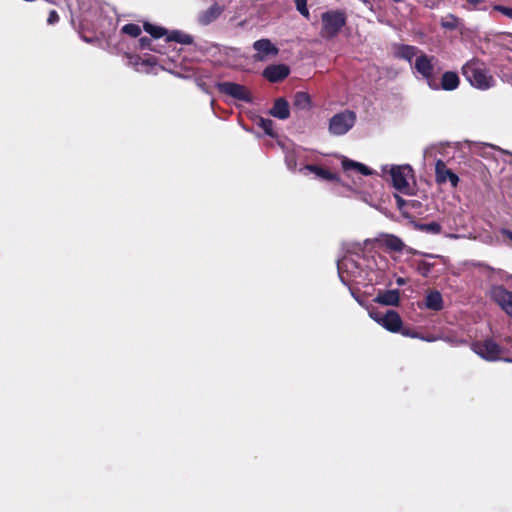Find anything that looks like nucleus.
Instances as JSON below:
<instances>
[{
    "label": "nucleus",
    "mask_w": 512,
    "mask_h": 512,
    "mask_svg": "<svg viewBox=\"0 0 512 512\" xmlns=\"http://www.w3.org/2000/svg\"><path fill=\"white\" fill-rule=\"evenodd\" d=\"M363 246L360 243H351L346 247V254L337 260V270L341 282L348 285L349 280L373 282V270L369 267V260L361 255Z\"/></svg>",
    "instance_id": "f257e3e1"
},
{
    "label": "nucleus",
    "mask_w": 512,
    "mask_h": 512,
    "mask_svg": "<svg viewBox=\"0 0 512 512\" xmlns=\"http://www.w3.org/2000/svg\"><path fill=\"white\" fill-rule=\"evenodd\" d=\"M462 74L473 87L480 90H487L495 84L493 76L484 68L483 63L477 59L465 63L462 67Z\"/></svg>",
    "instance_id": "f03ea898"
},
{
    "label": "nucleus",
    "mask_w": 512,
    "mask_h": 512,
    "mask_svg": "<svg viewBox=\"0 0 512 512\" xmlns=\"http://www.w3.org/2000/svg\"><path fill=\"white\" fill-rule=\"evenodd\" d=\"M382 173L389 174L392 186L403 194L410 193L409 179L413 177V169L410 165H384Z\"/></svg>",
    "instance_id": "7ed1b4c3"
},
{
    "label": "nucleus",
    "mask_w": 512,
    "mask_h": 512,
    "mask_svg": "<svg viewBox=\"0 0 512 512\" xmlns=\"http://www.w3.org/2000/svg\"><path fill=\"white\" fill-rule=\"evenodd\" d=\"M347 17L344 11L329 10L321 15V34L325 38H334L346 25Z\"/></svg>",
    "instance_id": "20e7f679"
},
{
    "label": "nucleus",
    "mask_w": 512,
    "mask_h": 512,
    "mask_svg": "<svg viewBox=\"0 0 512 512\" xmlns=\"http://www.w3.org/2000/svg\"><path fill=\"white\" fill-rule=\"evenodd\" d=\"M368 314L377 324L391 333H399L403 326L402 319L395 310L379 311L368 307Z\"/></svg>",
    "instance_id": "39448f33"
},
{
    "label": "nucleus",
    "mask_w": 512,
    "mask_h": 512,
    "mask_svg": "<svg viewBox=\"0 0 512 512\" xmlns=\"http://www.w3.org/2000/svg\"><path fill=\"white\" fill-rule=\"evenodd\" d=\"M356 120L357 116L354 111H341L330 118L328 131L332 136H343L354 127Z\"/></svg>",
    "instance_id": "423d86ee"
},
{
    "label": "nucleus",
    "mask_w": 512,
    "mask_h": 512,
    "mask_svg": "<svg viewBox=\"0 0 512 512\" xmlns=\"http://www.w3.org/2000/svg\"><path fill=\"white\" fill-rule=\"evenodd\" d=\"M215 87L221 94L227 95L235 100H239L245 103H251L253 101L251 92L242 84L228 81L217 82Z\"/></svg>",
    "instance_id": "0eeeda50"
},
{
    "label": "nucleus",
    "mask_w": 512,
    "mask_h": 512,
    "mask_svg": "<svg viewBox=\"0 0 512 512\" xmlns=\"http://www.w3.org/2000/svg\"><path fill=\"white\" fill-rule=\"evenodd\" d=\"M434 62L435 58L433 56L421 54L416 57L414 68L427 81L428 86L432 90H438L439 85L433 78Z\"/></svg>",
    "instance_id": "6e6552de"
},
{
    "label": "nucleus",
    "mask_w": 512,
    "mask_h": 512,
    "mask_svg": "<svg viewBox=\"0 0 512 512\" xmlns=\"http://www.w3.org/2000/svg\"><path fill=\"white\" fill-rule=\"evenodd\" d=\"M472 351L487 361H497L500 359L501 348L492 339L476 341L471 344Z\"/></svg>",
    "instance_id": "1a4fd4ad"
},
{
    "label": "nucleus",
    "mask_w": 512,
    "mask_h": 512,
    "mask_svg": "<svg viewBox=\"0 0 512 512\" xmlns=\"http://www.w3.org/2000/svg\"><path fill=\"white\" fill-rule=\"evenodd\" d=\"M488 295L508 316L512 317V291H508L503 285H493Z\"/></svg>",
    "instance_id": "9d476101"
},
{
    "label": "nucleus",
    "mask_w": 512,
    "mask_h": 512,
    "mask_svg": "<svg viewBox=\"0 0 512 512\" xmlns=\"http://www.w3.org/2000/svg\"><path fill=\"white\" fill-rule=\"evenodd\" d=\"M253 49L256 53L253 55V59L256 62H263L272 57H275L279 53V49L274 45L270 39L263 38L253 43Z\"/></svg>",
    "instance_id": "9b49d317"
},
{
    "label": "nucleus",
    "mask_w": 512,
    "mask_h": 512,
    "mask_svg": "<svg viewBox=\"0 0 512 512\" xmlns=\"http://www.w3.org/2000/svg\"><path fill=\"white\" fill-rule=\"evenodd\" d=\"M436 181L438 183L450 182L452 187H456L459 182V177L451 170L448 169L442 160H437L435 165Z\"/></svg>",
    "instance_id": "f8f14e48"
},
{
    "label": "nucleus",
    "mask_w": 512,
    "mask_h": 512,
    "mask_svg": "<svg viewBox=\"0 0 512 512\" xmlns=\"http://www.w3.org/2000/svg\"><path fill=\"white\" fill-rule=\"evenodd\" d=\"M290 69L285 64L269 65L263 70V76L270 82L276 83L285 79Z\"/></svg>",
    "instance_id": "ddd939ff"
},
{
    "label": "nucleus",
    "mask_w": 512,
    "mask_h": 512,
    "mask_svg": "<svg viewBox=\"0 0 512 512\" xmlns=\"http://www.w3.org/2000/svg\"><path fill=\"white\" fill-rule=\"evenodd\" d=\"M375 303L385 306H398L400 302V293L397 289L379 291L373 299Z\"/></svg>",
    "instance_id": "4468645a"
},
{
    "label": "nucleus",
    "mask_w": 512,
    "mask_h": 512,
    "mask_svg": "<svg viewBox=\"0 0 512 512\" xmlns=\"http://www.w3.org/2000/svg\"><path fill=\"white\" fill-rule=\"evenodd\" d=\"M269 113L280 120H286L290 116L289 103L284 98H277Z\"/></svg>",
    "instance_id": "2eb2a0df"
},
{
    "label": "nucleus",
    "mask_w": 512,
    "mask_h": 512,
    "mask_svg": "<svg viewBox=\"0 0 512 512\" xmlns=\"http://www.w3.org/2000/svg\"><path fill=\"white\" fill-rule=\"evenodd\" d=\"M301 170L311 172L315 175L316 178L324 181L339 182L337 174L325 170L317 165L307 164Z\"/></svg>",
    "instance_id": "dca6fc26"
},
{
    "label": "nucleus",
    "mask_w": 512,
    "mask_h": 512,
    "mask_svg": "<svg viewBox=\"0 0 512 512\" xmlns=\"http://www.w3.org/2000/svg\"><path fill=\"white\" fill-rule=\"evenodd\" d=\"M460 83L459 76L456 72L446 71L441 77V84L439 89L445 91H453L458 88Z\"/></svg>",
    "instance_id": "f3484780"
},
{
    "label": "nucleus",
    "mask_w": 512,
    "mask_h": 512,
    "mask_svg": "<svg viewBox=\"0 0 512 512\" xmlns=\"http://www.w3.org/2000/svg\"><path fill=\"white\" fill-rule=\"evenodd\" d=\"M418 48L411 45H397L395 47L394 56L399 59H403L412 62L413 58L417 55Z\"/></svg>",
    "instance_id": "a211bd4d"
},
{
    "label": "nucleus",
    "mask_w": 512,
    "mask_h": 512,
    "mask_svg": "<svg viewBox=\"0 0 512 512\" xmlns=\"http://www.w3.org/2000/svg\"><path fill=\"white\" fill-rule=\"evenodd\" d=\"M425 307L429 310L440 311L443 308V299L439 291L434 290L427 293Z\"/></svg>",
    "instance_id": "6ab92c4d"
},
{
    "label": "nucleus",
    "mask_w": 512,
    "mask_h": 512,
    "mask_svg": "<svg viewBox=\"0 0 512 512\" xmlns=\"http://www.w3.org/2000/svg\"><path fill=\"white\" fill-rule=\"evenodd\" d=\"M342 167H343L345 172H348V171H351V170H355V171H357L360 174L365 175V176L373 174V171L369 167H367L366 165H364V164H362L360 162H356V161L350 160L348 158H344L342 160Z\"/></svg>",
    "instance_id": "aec40b11"
},
{
    "label": "nucleus",
    "mask_w": 512,
    "mask_h": 512,
    "mask_svg": "<svg viewBox=\"0 0 512 512\" xmlns=\"http://www.w3.org/2000/svg\"><path fill=\"white\" fill-rule=\"evenodd\" d=\"M293 107L300 111H308L311 108V98L308 93L298 91L293 96Z\"/></svg>",
    "instance_id": "412c9836"
},
{
    "label": "nucleus",
    "mask_w": 512,
    "mask_h": 512,
    "mask_svg": "<svg viewBox=\"0 0 512 512\" xmlns=\"http://www.w3.org/2000/svg\"><path fill=\"white\" fill-rule=\"evenodd\" d=\"M383 245L390 251L402 252L405 248L404 242L393 234H386L382 238Z\"/></svg>",
    "instance_id": "4be33fe9"
},
{
    "label": "nucleus",
    "mask_w": 512,
    "mask_h": 512,
    "mask_svg": "<svg viewBox=\"0 0 512 512\" xmlns=\"http://www.w3.org/2000/svg\"><path fill=\"white\" fill-rule=\"evenodd\" d=\"M221 12H222V10H221L220 6L217 4H214V5L210 6L207 10L202 12L199 15L198 20L202 25H208L211 22H213L214 20H216L220 16Z\"/></svg>",
    "instance_id": "5701e85b"
},
{
    "label": "nucleus",
    "mask_w": 512,
    "mask_h": 512,
    "mask_svg": "<svg viewBox=\"0 0 512 512\" xmlns=\"http://www.w3.org/2000/svg\"><path fill=\"white\" fill-rule=\"evenodd\" d=\"M79 10L81 11L82 20L86 22H92L93 15L96 12L97 9V3L96 2H90L89 4L86 2V0H77Z\"/></svg>",
    "instance_id": "b1692460"
},
{
    "label": "nucleus",
    "mask_w": 512,
    "mask_h": 512,
    "mask_svg": "<svg viewBox=\"0 0 512 512\" xmlns=\"http://www.w3.org/2000/svg\"><path fill=\"white\" fill-rule=\"evenodd\" d=\"M165 41L166 43L177 42L180 44L190 45L193 43V37L179 30H173L170 33L167 32Z\"/></svg>",
    "instance_id": "393cba45"
},
{
    "label": "nucleus",
    "mask_w": 512,
    "mask_h": 512,
    "mask_svg": "<svg viewBox=\"0 0 512 512\" xmlns=\"http://www.w3.org/2000/svg\"><path fill=\"white\" fill-rule=\"evenodd\" d=\"M130 63L136 68L137 71H143L142 67L144 66H153L157 63V60L154 56L148 55L145 58H141L137 55L129 56Z\"/></svg>",
    "instance_id": "a878e982"
},
{
    "label": "nucleus",
    "mask_w": 512,
    "mask_h": 512,
    "mask_svg": "<svg viewBox=\"0 0 512 512\" xmlns=\"http://www.w3.org/2000/svg\"><path fill=\"white\" fill-rule=\"evenodd\" d=\"M137 48L139 50H149V51H154V52H157L160 54L165 53V51L162 50V47H160V45L157 44L154 39H152L150 37H146V36L141 37L138 40Z\"/></svg>",
    "instance_id": "bb28decb"
},
{
    "label": "nucleus",
    "mask_w": 512,
    "mask_h": 512,
    "mask_svg": "<svg viewBox=\"0 0 512 512\" xmlns=\"http://www.w3.org/2000/svg\"><path fill=\"white\" fill-rule=\"evenodd\" d=\"M144 30L150 34V36L156 41L163 36H167V30L161 26L153 25L149 22H145L143 26Z\"/></svg>",
    "instance_id": "cd10ccee"
},
{
    "label": "nucleus",
    "mask_w": 512,
    "mask_h": 512,
    "mask_svg": "<svg viewBox=\"0 0 512 512\" xmlns=\"http://www.w3.org/2000/svg\"><path fill=\"white\" fill-rule=\"evenodd\" d=\"M416 229L427 234L437 235L441 233L442 227L438 222L432 221L429 223H418L415 225Z\"/></svg>",
    "instance_id": "c85d7f7f"
},
{
    "label": "nucleus",
    "mask_w": 512,
    "mask_h": 512,
    "mask_svg": "<svg viewBox=\"0 0 512 512\" xmlns=\"http://www.w3.org/2000/svg\"><path fill=\"white\" fill-rule=\"evenodd\" d=\"M258 126L262 128L265 134L274 137L276 134L274 132V122L269 118H259Z\"/></svg>",
    "instance_id": "c756f323"
},
{
    "label": "nucleus",
    "mask_w": 512,
    "mask_h": 512,
    "mask_svg": "<svg viewBox=\"0 0 512 512\" xmlns=\"http://www.w3.org/2000/svg\"><path fill=\"white\" fill-rule=\"evenodd\" d=\"M121 32L126 34V35H129L131 37L136 38V37H138L141 34V28L137 24L128 23V24H125L121 28Z\"/></svg>",
    "instance_id": "7c9ffc66"
},
{
    "label": "nucleus",
    "mask_w": 512,
    "mask_h": 512,
    "mask_svg": "<svg viewBox=\"0 0 512 512\" xmlns=\"http://www.w3.org/2000/svg\"><path fill=\"white\" fill-rule=\"evenodd\" d=\"M433 267V264L426 262V261H420L417 264V271L424 277L428 276L431 272V269Z\"/></svg>",
    "instance_id": "2f4dec72"
},
{
    "label": "nucleus",
    "mask_w": 512,
    "mask_h": 512,
    "mask_svg": "<svg viewBox=\"0 0 512 512\" xmlns=\"http://www.w3.org/2000/svg\"><path fill=\"white\" fill-rule=\"evenodd\" d=\"M297 11L304 17H309V10L307 8V0H294Z\"/></svg>",
    "instance_id": "473e14b6"
},
{
    "label": "nucleus",
    "mask_w": 512,
    "mask_h": 512,
    "mask_svg": "<svg viewBox=\"0 0 512 512\" xmlns=\"http://www.w3.org/2000/svg\"><path fill=\"white\" fill-rule=\"evenodd\" d=\"M467 5L470 9H485V6H481L482 3L485 2V0H466Z\"/></svg>",
    "instance_id": "72a5a7b5"
},
{
    "label": "nucleus",
    "mask_w": 512,
    "mask_h": 512,
    "mask_svg": "<svg viewBox=\"0 0 512 512\" xmlns=\"http://www.w3.org/2000/svg\"><path fill=\"white\" fill-rule=\"evenodd\" d=\"M285 162L289 170L295 171L296 169V161L293 154L288 153L285 157Z\"/></svg>",
    "instance_id": "f704fd0d"
},
{
    "label": "nucleus",
    "mask_w": 512,
    "mask_h": 512,
    "mask_svg": "<svg viewBox=\"0 0 512 512\" xmlns=\"http://www.w3.org/2000/svg\"><path fill=\"white\" fill-rule=\"evenodd\" d=\"M494 9L496 11L501 12L503 15L507 16L508 18L512 19V8L511 7H506L503 5H496V6H494Z\"/></svg>",
    "instance_id": "c9c22d12"
},
{
    "label": "nucleus",
    "mask_w": 512,
    "mask_h": 512,
    "mask_svg": "<svg viewBox=\"0 0 512 512\" xmlns=\"http://www.w3.org/2000/svg\"><path fill=\"white\" fill-rule=\"evenodd\" d=\"M59 21V15L55 10H51L47 18V23L53 25Z\"/></svg>",
    "instance_id": "e433bc0d"
},
{
    "label": "nucleus",
    "mask_w": 512,
    "mask_h": 512,
    "mask_svg": "<svg viewBox=\"0 0 512 512\" xmlns=\"http://www.w3.org/2000/svg\"><path fill=\"white\" fill-rule=\"evenodd\" d=\"M400 333H401L403 336H406V337H411V338H419V337H420V335H419L417 332H412V331L407 330V329L403 330V329L401 328Z\"/></svg>",
    "instance_id": "4c0bfd02"
},
{
    "label": "nucleus",
    "mask_w": 512,
    "mask_h": 512,
    "mask_svg": "<svg viewBox=\"0 0 512 512\" xmlns=\"http://www.w3.org/2000/svg\"><path fill=\"white\" fill-rule=\"evenodd\" d=\"M445 340L453 345H460L465 343L464 340H454L452 338H446Z\"/></svg>",
    "instance_id": "58836bf2"
},
{
    "label": "nucleus",
    "mask_w": 512,
    "mask_h": 512,
    "mask_svg": "<svg viewBox=\"0 0 512 512\" xmlns=\"http://www.w3.org/2000/svg\"><path fill=\"white\" fill-rule=\"evenodd\" d=\"M197 83V86L203 91V92H206L208 93V90H207V87H206V84L204 82H202L201 80H197L196 81Z\"/></svg>",
    "instance_id": "ea45409f"
},
{
    "label": "nucleus",
    "mask_w": 512,
    "mask_h": 512,
    "mask_svg": "<svg viewBox=\"0 0 512 512\" xmlns=\"http://www.w3.org/2000/svg\"><path fill=\"white\" fill-rule=\"evenodd\" d=\"M419 339L424 340V341H427V342H433V341H435L437 338H436V337H433V336H431V337H423V336H420V337H419Z\"/></svg>",
    "instance_id": "a19ab883"
},
{
    "label": "nucleus",
    "mask_w": 512,
    "mask_h": 512,
    "mask_svg": "<svg viewBox=\"0 0 512 512\" xmlns=\"http://www.w3.org/2000/svg\"><path fill=\"white\" fill-rule=\"evenodd\" d=\"M502 233H503V235H505L507 238H509L510 240H512V232H511V231L504 229V230H502Z\"/></svg>",
    "instance_id": "79ce46f5"
},
{
    "label": "nucleus",
    "mask_w": 512,
    "mask_h": 512,
    "mask_svg": "<svg viewBox=\"0 0 512 512\" xmlns=\"http://www.w3.org/2000/svg\"><path fill=\"white\" fill-rule=\"evenodd\" d=\"M396 200H397V204L398 206L401 208L404 204H405V200L402 199L401 197L397 196L396 197Z\"/></svg>",
    "instance_id": "37998d69"
},
{
    "label": "nucleus",
    "mask_w": 512,
    "mask_h": 512,
    "mask_svg": "<svg viewBox=\"0 0 512 512\" xmlns=\"http://www.w3.org/2000/svg\"><path fill=\"white\" fill-rule=\"evenodd\" d=\"M396 283H397L399 286H402V285H404V284L406 283V281H405V279H404V278H401V277H400V278H398V279L396 280Z\"/></svg>",
    "instance_id": "c03bdc74"
},
{
    "label": "nucleus",
    "mask_w": 512,
    "mask_h": 512,
    "mask_svg": "<svg viewBox=\"0 0 512 512\" xmlns=\"http://www.w3.org/2000/svg\"><path fill=\"white\" fill-rule=\"evenodd\" d=\"M448 237H450V238H458V235H456V234H449Z\"/></svg>",
    "instance_id": "a18cd8bd"
},
{
    "label": "nucleus",
    "mask_w": 512,
    "mask_h": 512,
    "mask_svg": "<svg viewBox=\"0 0 512 512\" xmlns=\"http://www.w3.org/2000/svg\"><path fill=\"white\" fill-rule=\"evenodd\" d=\"M444 27H447V28H451L452 25H450V23H447V24H443Z\"/></svg>",
    "instance_id": "49530a36"
},
{
    "label": "nucleus",
    "mask_w": 512,
    "mask_h": 512,
    "mask_svg": "<svg viewBox=\"0 0 512 512\" xmlns=\"http://www.w3.org/2000/svg\"><path fill=\"white\" fill-rule=\"evenodd\" d=\"M504 361H506V362H512V359H510V358H505V359H504Z\"/></svg>",
    "instance_id": "de8ad7c7"
},
{
    "label": "nucleus",
    "mask_w": 512,
    "mask_h": 512,
    "mask_svg": "<svg viewBox=\"0 0 512 512\" xmlns=\"http://www.w3.org/2000/svg\"><path fill=\"white\" fill-rule=\"evenodd\" d=\"M178 77H181V78H185V76L181 75V74H176Z\"/></svg>",
    "instance_id": "09e8293b"
}]
</instances>
